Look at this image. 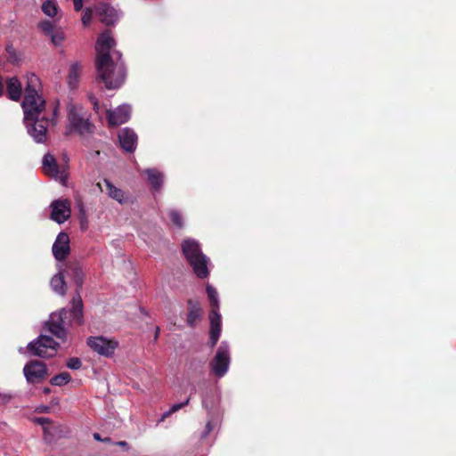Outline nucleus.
I'll use <instances>...</instances> for the list:
<instances>
[{"label": "nucleus", "instance_id": "9", "mask_svg": "<svg viewBox=\"0 0 456 456\" xmlns=\"http://www.w3.org/2000/svg\"><path fill=\"white\" fill-rule=\"evenodd\" d=\"M51 219L57 224L65 223L71 214L70 202L68 200H56L51 205Z\"/></svg>", "mask_w": 456, "mask_h": 456}, {"label": "nucleus", "instance_id": "21", "mask_svg": "<svg viewBox=\"0 0 456 456\" xmlns=\"http://www.w3.org/2000/svg\"><path fill=\"white\" fill-rule=\"evenodd\" d=\"M21 84L17 77H10L6 80V91L9 98L12 101H19L21 95Z\"/></svg>", "mask_w": 456, "mask_h": 456}, {"label": "nucleus", "instance_id": "26", "mask_svg": "<svg viewBox=\"0 0 456 456\" xmlns=\"http://www.w3.org/2000/svg\"><path fill=\"white\" fill-rule=\"evenodd\" d=\"M208 297L210 301L212 309H216L218 312L219 309V298L216 289L210 284L207 285L206 288Z\"/></svg>", "mask_w": 456, "mask_h": 456}, {"label": "nucleus", "instance_id": "30", "mask_svg": "<svg viewBox=\"0 0 456 456\" xmlns=\"http://www.w3.org/2000/svg\"><path fill=\"white\" fill-rule=\"evenodd\" d=\"M208 416V419L206 424L205 430L202 434V436L206 437L208 434L216 427L217 420L216 419V413H212Z\"/></svg>", "mask_w": 456, "mask_h": 456}, {"label": "nucleus", "instance_id": "4", "mask_svg": "<svg viewBox=\"0 0 456 456\" xmlns=\"http://www.w3.org/2000/svg\"><path fill=\"white\" fill-rule=\"evenodd\" d=\"M68 117L70 126L78 134H91L93 125L89 121V115L80 104L69 103Z\"/></svg>", "mask_w": 456, "mask_h": 456}, {"label": "nucleus", "instance_id": "16", "mask_svg": "<svg viewBox=\"0 0 456 456\" xmlns=\"http://www.w3.org/2000/svg\"><path fill=\"white\" fill-rule=\"evenodd\" d=\"M210 320V346L213 347L217 343L221 334V314L216 309H212L209 314Z\"/></svg>", "mask_w": 456, "mask_h": 456}, {"label": "nucleus", "instance_id": "8", "mask_svg": "<svg viewBox=\"0 0 456 456\" xmlns=\"http://www.w3.org/2000/svg\"><path fill=\"white\" fill-rule=\"evenodd\" d=\"M47 373L46 365L40 361H30L25 364L23 374L28 383H37L41 381Z\"/></svg>", "mask_w": 456, "mask_h": 456}, {"label": "nucleus", "instance_id": "32", "mask_svg": "<svg viewBox=\"0 0 456 456\" xmlns=\"http://www.w3.org/2000/svg\"><path fill=\"white\" fill-rule=\"evenodd\" d=\"M169 217L171 221L175 224L177 227L181 228L183 225V217L179 211L172 209L169 211Z\"/></svg>", "mask_w": 456, "mask_h": 456}, {"label": "nucleus", "instance_id": "36", "mask_svg": "<svg viewBox=\"0 0 456 456\" xmlns=\"http://www.w3.org/2000/svg\"><path fill=\"white\" fill-rule=\"evenodd\" d=\"M89 100L90 102H92L93 106H94V110L96 111V112H99V103H98V101L97 99L93 96V95H90L89 96Z\"/></svg>", "mask_w": 456, "mask_h": 456}, {"label": "nucleus", "instance_id": "40", "mask_svg": "<svg viewBox=\"0 0 456 456\" xmlns=\"http://www.w3.org/2000/svg\"><path fill=\"white\" fill-rule=\"evenodd\" d=\"M118 444L120 445V446L126 447L127 445V443L125 442V441H120V442L118 443Z\"/></svg>", "mask_w": 456, "mask_h": 456}, {"label": "nucleus", "instance_id": "31", "mask_svg": "<svg viewBox=\"0 0 456 456\" xmlns=\"http://www.w3.org/2000/svg\"><path fill=\"white\" fill-rule=\"evenodd\" d=\"M49 37L54 45L59 46L64 40V34L61 30L55 29L53 34L49 36Z\"/></svg>", "mask_w": 456, "mask_h": 456}, {"label": "nucleus", "instance_id": "29", "mask_svg": "<svg viewBox=\"0 0 456 456\" xmlns=\"http://www.w3.org/2000/svg\"><path fill=\"white\" fill-rule=\"evenodd\" d=\"M42 11L44 13L49 17H53L57 14V4L55 2L48 0L43 3L42 4Z\"/></svg>", "mask_w": 456, "mask_h": 456}, {"label": "nucleus", "instance_id": "11", "mask_svg": "<svg viewBox=\"0 0 456 456\" xmlns=\"http://www.w3.org/2000/svg\"><path fill=\"white\" fill-rule=\"evenodd\" d=\"M43 169L47 175L53 176L56 180H60L62 183H65L67 179L66 171L64 169H60L53 155H45L43 159Z\"/></svg>", "mask_w": 456, "mask_h": 456}, {"label": "nucleus", "instance_id": "18", "mask_svg": "<svg viewBox=\"0 0 456 456\" xmlns=\"http://www.w3.org/2000/svg\"><path fill=\"white\" fill-rule=\"evenodd\" d=\"M188 305L187 324L191 327H194L201 320L203 311L200 305L193 300H189Z\"/></svg>", "mask_w": 456, "mask_h": 456}, {"label": "nucleus", "instance_id": "1", "mask_svg": "<svg viewBox=\"0 0 456 456\" xmlns=\"http://www.w3.org/2000/svg\"><path fill=\"white\" fill-rule=\"evenodd\" d=\"M40 80L35 74L27 76L25 96L21 107L23 122L28 134L37 143L45 142L47 137L49 118L45 111V102L38 94Z\"/></svg>", "mask_w": 456, "mask_h": 456}, {"label": "nucleus", "instance_id": "25", "mask_svg": "<svg viewBox=\"0 0 456 456\" xmlns=\"http://www.w3.org/2000/svg\"><path fill=\"white\" fill-rule=\"evenodd\" d=\"M69 268L72 273L74 282L78 288H81L84 281V273L81 267L77 264H72Z\"/></svg>", "mask_w": 456, "mask_h": 456}, {"label": "nucleus", "instance_id": "2", "mask_svg": "<svg viewBox=\"0 0 456 456\" xmlns=\"http://www.w3.org/2000/svg\"><path fill=\"white\" fill-rule=\"evenodd\" d=\"M113 46L115 40L108 30L100 35L95 45L97 79L108 89L118 88L126 77L125 66L120 60L121 53L116 50L111 51Z\"/></svg>", "mask_w": 456, "mask_h": 456}, {"label": "nucleus", "instance_id": "41", "mask_svg": "<svg viewBox=\"0 0 456 456\" xmlns=\"http://www.w3.org/2000/svg\"><path fill=\"white\" fill-rule=\"evenodd\" d=\"M159 328H157V330H156V332H155V338H158V336H159Z\"/></svg>", "mask_w": 456, "mask_h": 456}, {"label": "nucleus", "instance_id": "3", "mask_svg": "<svg viewBox=\"0 0 456 456\" xmlns=\"http://www.w3.org/2000/svg\"><path fill=\"white\" fill-rule=\"evenodd\" d=\"M182 249L194 273L199 278H207L209 274V259L202 254L200 244L192 239H187L183 240Z\"/></svg>", "mask_w": 456, "mask_h": 456}, {"label": "nucleus", "instance_id": "34", "mask_svg": "<svg viewBox=\"0 0 456 456\" xmlns=\"http://www.w3.org/2000/svg\"><path fill=\"white\" fill-rule=\"evenodd\" d=\"M66 365L69 369L78 370L81 368L82 362L79 358L74 357L69 359Z\"/></svg>", "mask_w": 456, "mask_h": 456}, {"label": "nucleus", "instance_id": "23", "mask_svg": "<svg viewBox=\"0 0 456 456\" xmlns=\"http://www.w3.org/2000/svg\"><path fill=\"white\" fill-rule=\"evenodd\" d=\"M51 288L56 294L60 296L65 295L67 291V285L61 269H60L59 273L52 278Z\"/></svg>", "mask_w": 456, "mask_h": 456}, {"label": "nucleus", "instance_id": "39", "mask_svg": "<svg viewBox=\"0 0 456 456\" xmlns=\"http://www.w3.org/2000/svg\"><path fill=\"white\" fill-rule=\"evenodd\" d=\"M94 438L97 441H102V439L101 438V436L98 433L94 434Z\"/></svg>", "mask_w": 456, "mask_h": 456}, {"label": "nucleus", "instance_id": "19", "mask_svg": "<svg viewBox=\"0 0 456 456\" xmlns=\"http://www.w3.org/2000/svg\"><path fill=\"white\" fill-rule=\"evenodd\" d=\"M219 402V397L213 390L206 391L202 395V406L207 411L208 415L216 413V406Z\"/></svg>", "mask_w": 456, "mask_h": 456}, {"label": "nucleus", "instance_id": "14", "mask_svg": "<svg viewBox=\"0 0 456 456\" xmlns=\"http://www.w3.org/2000/svg\"><path fill=\"white\" fill-rule=\"evenodd\" d=\"M97 12L101 17V20L105 25H113L119 19L120 13L113 6L109 4H100L97 7Z\"/></svg>", "mask_w": 456, "mask_h": 456}, {"label": "nucleus", "instance_id": "33", "mask_svg": "<svg viewBox=\"0 0 456 456\" xmlns=\"http://www.w3.org/2000/svg\"><path fill=\"white\" fill-rule=\"evenodd\" d=\"M39 26L44 33L48 37L55 30L53 23L49 20L42 21Z\"/></svg>", "mask_w": 456, "mask_h": 456}, {"label": "nucleus", "instance_id": "5", "mask_svg": "<svg viewBox=\"0 0 456 456\" xmlns=\"http://www.w3.org/2000/svg\"><path fill=\"white\" fill-rule=\"evenodd\" d=\"M58 344L49 336L41 335L28 345V351L35 356L49 358L55 355Z\"/></svg>", "mask_w": 456, "mask_h": 456}, {"label": "nucleus", "instance_id": "28", "mask_svg": "<svg viewBox=\"0 0 456 456\" xmlns=\"http://www.w3.org/2000/svg\"><path fill=\"white\" fill-rule=\"evenodd\" d=\"M190 402V398L186 399L184 402L181 403H175L174 404L168 411H165L160 419H159L158 421V424L159 423H161L163 422L167 418H168L171 414H173L174 412L179 411L180 409H182L183 407H184L185 405H187Z\"/></svg>", "mask_w": 456, "mask_h": 456}, {"label": "nucleus", "instance_id": "42", "mask_svg": "<svg viewBox=\"0 0 456 456\" xmlns=\"http://www.w3.org/2000/svg\"><path fill=\"white\" fill-rule=\"evenodd\" d=\"M50 389L49 388H45V393H49Z\"/></svg>", "mask_w": 456, "mask_h": 456}, {"label": "nucleus", "instance_id": "38", "mask_svg": "<svg viewBox=\"0 0 456 456\" xmlns=\"http://www.w3.org/2000/svg\"><path fill=\"white\" fill-rule=\"evenodd\" d=\"M37 421L39 424H41V425H45V423H49V420H48V419H46V418H38V419H37Z\"/></svg>", "mask_w": 456, "mask_h": 456}, {"label": "nucleus", "instance_id": "7", "mask_svg": "<svg viewBox=\"0 0 456 456\" xmlns=\"http://www.w3.org/2000/svg\"><path fill=\"white\" fill-rule=\"evenodd\" d=\"M89 347L100 355L110 357L114 354L118 342L102 336L90 337L87 339Z\"/></svg>", "mask_w": 456, "mask_h": 456}, {"label": "nucleus", "instance_id": "12", "mask_svg": "<svg viewBox=\"0 0 456 456\" xmlns=\"http://www.w3.org/2000/svg\"><path fill=\"white\" fill-rule=\"evenodd\" d=\"M131 116V107L122 104L113 110L108 111V122L110 126H117L126 123Z\"/></svg>", "mask_w": 456, "mask_h": 456}, {"label": "nucleus", "instance_id": "35", "mask_svg": "<svg viewBox=\"0 0 456 456\" xmlns=\"http://www.w3.org/2000/svg\"><path fill=\"white\" fill-rule=\"evenodd\" d=\"M92 17H93L92 10L90 8H86L84 11L83 16H82V22H83V24L85 26H87L91 22Z\"/></svg>", "mask_w": 456, "mask_h": 456}, {"label": "nucleus", "instance_id": "27", "mask_svg": "<svg viewBox=\"0 0 456 456\" xmlns=\"http://www.w3.org/2000/svg\"><path fill=\"white\" fill-rule=\"evenodd\" d=\"M71 380V377L69 372L63 371L58 375L53 377L50 380L51 385L61 387L68 384Z\"/></svg>", "mask_w": 456, "mask_h": 456}, {"label": "nucleus", "instance_id": "20", "mask_svg": "<svg viewBox=\"0 0 456 456\" xmlns=\"http://www.w3.org/2000/svg\"><path fill=\"white\" fill-rule=\"evenodd\" d=\"M147 180L154 191H159L163 185V174L155 168H147L143 171Z\"/></svg>", "mask_w": 456, "mask_h": 456}, {"label": "nucleus", "instance_id": "13", "mask_svg": "<svg viewBox=\"0 0 456 456\" xmlns=\"http://www.w3.org/2000/svg\"><path fill=\"white\" fill-rule=\"evenodd\" d=\"M53 253L58 261H61L69 254V238L67 233L60 232L53 245Z\"/></svg>", "mask_w": 456, "mask_h": 456}, {"label": "nucleus", "instance_id": "37", "mask_svg": "<svg viewBox=\"0 0 456 456\" xmlns=\"http://www.w3.org/2000/svg\"><path fill=\"white\" fill-rule=\"evenodd\" d=\"M74 9L80 11L83 7V0H73Z\"/></svg>", "mask_w": 456, "mask_h": 456}, {"label": "nucleus", "instance_id": "6", "mask_svg": "<svg viewBox=\"0 0 456 456\" xmlns=\"http://www.w3.org/2000/svg\"><path fill=\"white\" fill-rule=\"evenodd\" d=\"M230 362V346L226 341H223L210 363L211 370L216 377L222 378L227 373Z\"/></svg>", "mask_w": 456, "mask_h": 456}, {"label": "nucleus", "instance_id": "10", "mask_svg": "<svg viewBox=\"0 0 456 456\" xmlns=\"http://www.w3.org/2000/svg\"><path fill=\"white\" fill-rule=\"evenodd\" d=\"M67 310L61 309L59 313H53L50 315L47 322L49 331L60 339L64 340L66 338V330L64 329V319L67 316Z\"/></svg>", "mask_w": 456, "mask_h": 456}, {"label": "nucleus", "instance_id": "24", "mask_svg": "<svg viewBox=\"0 0 456 456\" xmlns=\"http://www.w3.org/2000/svg\"><path fill=\"white\" fill-rule=\"evenodd\" d=\"M70 316L72 320L78 324L82 322L83 317V304L80 295L77 293L72 299V309L70 310Z\"/></svg>", "mask_w": 456, "mask_h": 456}, {"label": "nucleus", "instance_id": "15", "mask_svg": "<svg viewBox=\"0 0 456 456\" xmlns=\"http://www.w3.org/2000/svg\"><path fill=\"white\" fill-rule=\"evenodd\" d=\"M118 139L122 149L127 152L134 151L137 144V135L132 129L123 128L118 134Z\"/></svg>", "mask_w": 456, "mask_h": 456}, {"label": "nucleus", "instance_id": "17", "mask_svg": "<svg viewBox=\"0 0 456 456\" xmlns=\"http://www.w3.org/2000/svg\"><path fill=\"white\" fill-rule=\"evenodd\" d=\"M105 191L110 198L123 205L128 202V197L120 188L116 187L110 180L104 179Z\"/></svg>", "mask_w": 456, "mask_h": 456}, {"label": "nucleus", "instance_id": "22", "mask_svg": "<svg viewBox=\"0 0 456 456\" xmlns=\"http://www.w3.org/2000/svg\"><path fill=\"white\" fill-rule=\"evenodd\" d=\"M82 71L83 67L80 62L76 61L70 65L67 80L69 88L74 89L77 86Z\"/></svg>", "mask_w": 456, "mask_h": 456}]
</instances>
